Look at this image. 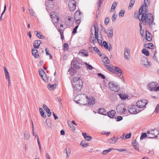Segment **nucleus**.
<instances>
[{
  "label": "nucleus",
  "instance_id": "1",
  "mask_svg": "<svg viewBox=\"0 0 159 159\" xmlns=\"http://www.w3.org/2000/svg\"><path fill=\"white\" fill-rule=\"evenodd\" d=\"M75 100H77L78 102L84 105H89L93 106L95 103V98L93 97L89 98L86 95L81 93L77 95L74 98Z\"/></svg>",
  "mask_w": 159,
  "mask_h": 159
},
{
  "label": "nucleus",
  "instance_id": "2",
  "mask_svg": "<svg viewBox=\"0 0 159 159\" xmlns=\"http://www.w3.org/2000/svg\"><path fill=\"white\" fill-rule=\"evenodd\" d=\"M93 28L94 30V36L93 37V43L94 45L95 43H97V41L99 45H102V34H99V29L98 27V25L97 22H95L93 25L92 26L91 28V31H92V29Z\"/></svg>",
  "mask_w": 159,
  "mask_h": 159
},
{
  "label": "nucleus",
  "instance_id": "3",
  "mask_svg": "<svg viewBox=\"0 0 159 159\" xmlns=\"http://www.w3.org/2000/svg\"><path fill=\"white\" fill-rule=\"evenodd\" d=\"M147 13L146 8L144 13L142 14L141 17V21L143 25L148 26L151 28L154 21L152 15L151 13L147 14Z\"/></svg>",
  "mask_w": 159,
  "mask_h": 159
},
{
  "label": "nucleus",
  "instance_id": "4",
  "mask_svg": "<svg viewBox=\"0 0 159 159\" xmlns=\"http://www.w3.org/2000/svg\"><path fill=\"white\" fill-rule=\"evenodd\" d=\"M72 84L74 89L76 91L81 90L82 88V81L79 77H75L73 79Z\"/></svg>",
  "mask_w": 159,
  "mask_h": 159
},
{
  "label": "nucleus",
  "instance_id": "5",
  "mask_svg": "<svg viewBox=\"0 0 159 159\" xmlns=\"http://www.w3.org/2000/svg\"><path fill=\"white\" fill-rule=\"evenodd\" d=\"M146 7H147V6L146 5L145 6L143 5V6H142L139 10V12L135 13L134 17L136 18H138L139 20L141 21V18H140V16H141V17L142 14L144 13Z\"/></svg>",
  "mask_w": 159,
  "mask_h": 159
},
{
  "label": "nucleus",
  "instance_id": "6",
  "mask_svg": "<svg viewBox=\"0 0 159 159\" xmlns=\"http://www.w3.org/2000/svg\"><path fill=\"white\" fill-rule=\"evenodd\" d=\"M108 85L109 89L112 91L118 92L120 90L119 86L117 83L114 82H110L108 84Z\"/></svg>",
  "mask_w": 159,
  "mask_h": 159
},
{
  "label": "nucleus",
  "instance_id": "7",
  "mask_svg": "<svg viewBox=\"0 0 159 159\" xmlns=\"http://www.w3.org/2000/svg\"><path fill=\"white\" fill-rule=\"evenodd\" d=\"M159 132L157 129H151L148 131L147 133L148 137L149 138H154L157 137V135L159 134Z\"/></svg>",
  "mask_w": 159,
  "mask_h": 159
},
{
  "label": "nucleus",
  "instance_id": "8",
  "mask_svg": "<svg viewBox=\"0 0 159 159\" xmlns=\"http://www.w3.org/2000/svg\"><path fill=\"white\" fill-rule=\"evenodd\" d=\"M141 64L143 66L146 68H149L152 65L151 63L145 57L141 58Z\"/></svg>",
  "mask_w": 159,
  "mask_h": 159
},
{
  "label": "nucleus",
  "instance_id": "9",
  "mask_svg": "<svg viewBox=\"0 0 159 159\" xmlns=\"http://www.w3.org/2000/svg\"><path fill=\"white\" fill-rule=\"evenodd\" d=\"M82 61L81 60L74 59L71 62L74 67L77 69L81 68L82 66Z\"/></svg>",
  "mask_w": 159,
  "mask_h": 159
},
{
  "label": "nucleus",
  "instance_id": "10",
  "mask_svg": "<svg viewBox=\"0 0 159 159\" xmlns=\"http://www.w3.org/2000/svg\"><path fill=\"white\" fill-rule=\"evenodd\" d=\"M69 8L70 10L73 11L76 7V3L75 0H69L68 3Z\"/></svg>",
  "mask_w": 159,
  "mask_h": 159
},
{
  "label": "nucleus",
  "instance_id": "11",
  "mask_svg": "<svg viewBox=\"0 0 159 159\" xmlns=\"http://www.w3.org/2000/svg\"><path fill=\"white\" fill-rule=\"evenodd\" d=\"M158 85L157 83L152 82L149 83L147 86V87L151 91L154 90L157 86Z\"/></svg>",
  "mask_w": 159,
  "mask_h": 159
},
{
  "label": "nucleus",
  "instance_id": "12",
  "mask_svg": "<svg viewBox=\"0 0 159 159\" xmlns=\"http://www.w3.org/2000/svg\"><path fill=\"white\" fill-rule=\"evenodd\" d=\"M147 101L145 100H142L138 101L137 103V106L139 108H141L145 107L147 104Z\"/></svg>",
  "mask_w": 159,
  "mask_h": 159
},
{
  "label": "nucleus",
  "instance_id": "13",
  "mask_svg": "<svg viewBox=\"0 0 159 159\" xmlns=\"http://www.w3.org/2000/svg\"><path fill=\"white\" fill-rule=\"evenodd\" d=\"M128 111L131 114H136L139 112L136 108V106L134 105H131L129 106Z\"/></svg>",
  "mask_w": 159,
  "mask_h": 159
},
{
  "label": "nucleus",
  "instance_id": "14",
  "mask_svg": "<svg viewBox=\"0 0 159 159\" xmlns=\"http://www.w3.org/2000/svg\"><path fill=\"white\" fill-rule=\"evenodd\" d=\"M130 51L127 48H125L124 51V56L125 59L127 60H129L130 58Z\"/></svg>",
  "mask_w": 159,
  "mask_h": 159
},
{
  "label": "nucleus",
  "instance_id": "15",
  "mask_svg": "<svg viewBox=\"0 0 159 159\" xmlns=\"http://www.w3.org/2000/svg\"><path fill=\"white\" fill-rule=\"evenodd\" d=\"M117 112L120 113L125 114L127 111V110L125 108H123L121 106L118 105L116 108Z\"/></svg>",
  "mask_w": 159,
  "mask_h": 159
},
{
  "label": "nucleus",
  "instance_id": "16",
  "mask_svg": "<svg viewBox=\"0 0 159 159\" xmlns=\"http://www.w3.org/2000/svg\"><path fill=\"white\" fill-rule=\"evenodd\" d=\"M79 54L82 56H88L89 55L88 51L84 49L80 50L79 52Z\"/></svg>",
  "mask_w": 159,
  "mask_h": 159
},
{
  "label": "nucleus",
  "instance_id": "17",
  "mask_svg": "<svg viewBox=\"0 0 159 159\" xmlns=\"http://www.w3.org/2000/svg\"><path fill=\"white\" fill-rule=\"evenodd\" d=\"M81 14V12L80 11H76L74 14L75 19H81L82 16Z\"/></svg>",
  "mask_w": 159,
  "mask_h": 159
},
{
  "label": "nucleus",
  "instance_id": "18",
  "mask_svg": "<svg viewBox=\"0 0 159 159\" xmlns=\"http://www.w3.org/2000/svg\"><path fill=\"white\" fill-rule=\"evenodd\" d=\"M42 42L40 40H36L34 43V46L35 49L39 48Z\"/></svg>",
  "mask_w": 159,
  "mask_h": 159
},
{
  "label": "nucleus",
  "instance_id": "19",
  "mask_svg": "<svg viewBox=\"0 0 159 159\" xmlns=\"http://www.w3.org/2000/svg\"><path fill=\"white\" fill-rule=\"evenodd\" d=\"M116 111L114 110H111L107 113V116L110 118H113L116 115Z\"/></svg>",
  "mask_w": 159,
  "mask_h": 159
},
{
  "label": "nucleus",
  "instance_id": "20",
  "mask_svg": "<svg viewBox=\"0 0 159 159\" xmlns=\"http://www.w3.org/2000/svg\"><path fill=\"white\" fill-rule=\"evenodd\" d=\"M118 138L117 137L114 136L113 137L109 139L108 140V142L110 143H115L118 140Z\"/></svg>",
  "mask_w": 159,
  "mask_h": 159
},
{
  "label": "nucleus",
  "instance_id": "21",
  "mask_svg": "<svg viewBox=\"0 0 159 159\" xmlns=\"http://www.w3.org/2000/svg\"><path fill=\"white\" fill-rule=\"evenodd\" d=\"M108 31L105 32L107 34L108 37L109 38L112 39L113 36V30L112 29H110L108 30Z\"/></svg>",
  "mask_w": 159,
  "mask_h": 159
},
{
  "label": "nucleus",
  "instance_id": "22",
  "mask_svg": "<svg viewBox=\"0 0 159 159\" xmlns=\"http://www.w3.org/2000/svg\"><path fill=\"white\" fill-rule=\"evenodd\" d=\"M43 107L48 114V116H50L51 114V112L49 109L45 104L43 105Z\"/></svg>",
  "mask_w": 159,
  "mask_h": 159
},
{
  "label": "nucleus",
  "instance_id": "23",
  "mask_svg": "<svg viewBox=\"0 0 159 159\" xmlns=\"http://www.w3.org/2000/svg\"><path fill=\"white\" fill-rule=\"evenodd\" d=\"M114 70H115L118 74V76H120V78L123 77V76L121 75L122 74V70L120 68L116 66L115 67Z\"/></svg>",
  "mask_w": 159,
  "mask_h": 159
},
{
  "label": "nucleus",
  "instance_id": "24",
  "mask_svg": "<svg viewBox=\"0 0 159 159\" xmlns=\"http://www.w3.org/2000/svg\"><path fill=\"white\" fill-rule=\"evenodd\" d=\"M98 111V114L104 115H107V113L106 112V111L104 108H99Z\"/></svg>",
  "mask_w": 159,
  "mask_h": 159
},
{
  "label": "nucleus",
  "instance_id": "25",
  "mask_svg": "<svg viewBox=\"0 0 159 159\" xmlns=\"http://www.w3.org/2000/svg\"><path fill=\"white\" fill-rule=\"evenodd\" d=\"M4 70L6 79L9 81V80H10L9 74L7 69L5 67H4Z\"/></svg>",
  "mask_w": 159,
  "mask_h": 159
},
{
  "label": "nucleus",
  "instance_id": "26",
  "mask_svg": "<svg viewBox=\"0 0 159 159\" xmlns=\"http://www.w3.org/2000/svg\"><path fill=\"white\" fill-rule=\"evenodd\" d=\"M34 33H37L36 36H37L40 39H44L45 38V37L43 35L42 33L40 32H38L37 31H35L34 32Z\"/></svg>",
  "mask_w": 159,
  "mask_h": 159
},
{
  "label": "nucleus",
  "instance_id": "27",
  "mask_svg": "<svg viewBox=\"0 0 159 159\" xmlns=\"http://www.w3.org/2000/svg\"><path fill=\"white\" fill-rule=\"evenodd\" d=\"M146 39L149 41H150L152 40V36H151L150 32L148 31L146 32Z\"/></svg>",
  "mask_w": 159,
  "mask_h": 159
},
{
  "label": "nucleus",
  "instance_id": "28",
  "mask_svg": "<svg viewBox=\"0 0 159 159\" xmlns=\"http://www.w3.org/2000/svg\"><path fill=\"white\" fill-rule=\"evenodd\" d=\"M82 135L84 137V138L87 140L90 141L91 140L92 138L90 136H88L86 135V133H83Z\"/></svg>",
  "mask_w": 159,
  "mask_h": 159
},
{
  "label": "nucleus",
  "instance_id": "29",
  "mask_svg": "<svg viewBox=\"0 0 159 159\" xmlns=\"http://www.w3.org/2000/svg\"><path fill=\"white\" fill-rule=\"evenodd\" d=\"M32 53L33 55L36 58H38L39 56L38 52L36 49L32 50Z\"/></svg>",
  "mask_w": 159,
  "mask_h": 159
},
{
  "label": "nucleus",
  "instance_id": "30",
  "mask_svg": "<svg viewBox=\"0 0 159 159\" xmlns=\"http://www.w3.org/2000/svg\"><path fill=\"white\" fill-rule=\"evenodd\" d=\"M30 137V136L29 133L27 131H25L24 134V139L27 140L29 139Z\"/></svg>",
  "mask_w": 159,
  "mask_h": 159
},
{
  "label": "nucleus",
  "instance_id": "31",
  "mask_svg": "<svg viewBox=\"0 0 159 159\" xmlns=\"http://www.w3.org/2000/svg\"><path fill=\"white\" fill-rule=\"evenodd\" d=\"M132 145L133 146L135 150H137L138 151H139L138 144L136 143V140H135V142L134 143H132Z\"/></svg>",
  "mask_w": 159,
  "mask_h": 159
},
{
  "label": "nucleus",
  "instance_id": "32",
  "mask_svg": "<svg viewBox=\"0 0 159 159\" xmlns=\"http://www.w3.org/2000/svg\"><path fill=\"white\" fill-rule=\"evenodd\" d=\"M68 71L69 72L70 75L71 76L74 75L76 72L75 70L72 68L69 69Z\"/></svg>",
  "mask_w": 159,
  "mask_h": 159
},
{
  "label": "nucleus",
  "instance_id": "33",
  "mask_svg": "<svg viewBox=\"0 0 159 159\" xmlns=\"http://www.w3.org/2000/svg\"><path fill=\"white\" fill-rule=\"evenodd\" d=\"M142 52L146 56L149 55V52L146 48H143L142 51Z\"/></svg>",
  "mask_w": 159,
  "mask_h": 159
},
{
  "label": "nucleus",
  "instance_id": "34",
  "mask_svg": "<svg viewBox=\"0 0 159 159\" xmlns=\"http://www.w3.org/2000/svg\"><path fill=\"white\" fill-rule=\"evenodd\" d=\"M102 61L105 63L109 64L110 63V61L107 57H104L103 58Z\"/></svg>",
  "mask_w": 159,
  "mask_h": 159
},
{
  "label": "nucleus",
  "instance_id": "35",
  "mask_svg": "<svg viewBox=\"0 0 159 159\" xmlns=\"http://www.w3.org/2000/svg\"><path fill=\"white\" fill-rule=\"evenodd\" d=\"M119 95L122 100H125L128 98L127 95L121 94V93L119 94Z\"/></svg>",
  "mask_w": 159,
  "mask_h": 159
},
{
  "label": "nucleus",
  "instance_id": "36",
  "mask_svg": "<svg viewBox=\"0 0 159 159\" xmlns=\"http://www.w3.org/2000/svg\"><path fill=\"white\" fill-rule=\"evenodd\" d=\"M39 72L41 77H43L46 74L44 71L41 69H39Z\"/></svg>",
  "mask_w": 159,
  "mask_h": 159
},
{
  "label": "nucleus",
  "instance_id": "37",
  "mask_svg": "<svg viewBox=\"0 0 159 159\" xmlns=\"http://www.w3.org/2000/svg\"><path fill=\"white\" fill-rule=\"evenodd\" d=\"M112 149H113L110 148L107 150H103L102 151V153L104 155H106L108 152L111 151Z\"/></svg>",
  "mask_w": 159,
  "mask_h": 159
},
{
  "label": "nucleus",
  "instance_id": "38",
  "mask_svg": "<svg viewBox=\"0 0 159 159\" xmlns=\"http://www.w3.org/2000/svg\"><path fill=\"white\" fill-rule=\"evenodd\" d=\"M135 1L131 0L129 2V6L128 7L129 9H130L133 7V6L134 3Z\"/></svg>",
  "mask_w": 159,
  "mask_h": 159
},
{
  "label": "nucleus",
  "instance_id": "39",
  "mask_svg": "<svg viewBox=\"0 0 159 159\" xmlns=\"http://www.w3.org/2000/svg\"><path fill=\"white\" fill-rule=\"evenodd\" d=\"M84 64L86 66L87 69L89 70H91L93 69V67L90 65L88 64L87 62H84Z\"/></svg>",
  "mask_w": 159,
  "mask_h": 159
},
{
  "label": "nucleus",
  "instance_id": "40",
  "mask_svg": "<svg viewBox=\"0 0 159 159\" xmlns=\"http://www.w3.org/2000/svg\"><path fill=\"white\" fill-rule=\"evenodd\" d=\"M66 153L67 154V157L66 158H68L69 156L70 155V149L67 148L66 149Z\"/></svg>",
  "mask_w": 159,
  "mask_h": 159
},
{
  "label": "nucleus",
  "instance_id": "41",
  "mask_svg": "<svg viewBox=\"0 0 159 159\" xmlns=\"http://www.w3.org/2000/svg\"><path fill=\"white\" fill-rule=\"evenodd\" d=\"M147 137H148V135L147 134L145 133H143L140 137V140H143Z\"/></svg>",
  "mask_w": 159,
  "mask_h": 159
},
{
  "label": "nucleus",
  "instance_id": "42",
  "mask_svg": "<svg viewBox=\"0 0 159 159\" xmlns=\"http://www.w3.org/2000/svg\"><path fill=\"white\" fill-rule=\"evenodd\" d=\"M63 49L64 51L67 50L68 49V44L66 43H64L63 45Z\"/></svg>",
  "mask_w": 159,
  "mask_h": 159
},
{
  "label": "nucleus",
  "instance_id": "43",
  "mask_svg": "<svg viewBox=\"0 0 159 159\" xmlns=\"http://www.w3.org/2000/svg\"><path fill=\"white\" fill-rule=\"evenodd\" d=\"M48 86L49 88H51V89H53L56 87V84H54L52 85L50 84H48Z\"/></svg>",
  "mask_w": 159,
  "mask_h": 159
},
{
  "label": "nucleus",
  "instance_id": "44",
  "mask_svg": "<svg viewBox=\"0 0 159 159\" xmlns=\"http://www.w3.org/2000/svg\"><path fill=\"white\" fill-rule=\"evenodd\" d=\"M117 3L116 2H115L113 3L111 8H112V9H113V10H114L115 9L117 6Z\"/></svg>",
  "mask_w": 159,
  "mask_h": 159
},
{
  "label": "nucleus",
  "instance_id": "45",
  "mask_svg": "<svg viewBox=\"0 0 159 159\" xmlns=\"http://www.w3.org/2000/svg\"><path fill=\"white\" fill-rule=\"evenodd\" d=\"M103 44L104 47L107 49H109V47L107 43L105 41H104L103 42Z\"/></svg>",
  "mask_w": 159,
  "mask_h": 159
},
{
  "label": "nucleus",
  "instance_id": "46",
  "mask_svg": "<svg viewBox=\"0 0 159 159\" xmlns=\"http://www.w3.org/2000/svg\"><path fill=\"white\" fill-rule=\"evenodd\" d=\"M125 12L124 11L121 10L119 13V16L120 17H122L124 14Z\"/></svg>",
  "mask_w": 159,
  "mask_h": 159
},
{
  "label": "nucleus",
  "instance_id": "47",
  "mask_svg": "<svg viewBox=\"0 0 159 159\" xmlns=\"http://www.w3.org/2000/svg\"><path fill=\"white\" fill-rule=\"evenodd\" d=\"M29 11L30 13L32 16H35V14L33 9H30L29 10Z\"/></svg>",
  "mask_w": 159,
  "mask_h": 159
},
{
  "label": "nucleus",
  "instance_id": "48",
  "mask_svg": "<svg viewBox=\"0 0 159 159\" xmlns=\"http://www.w3.org/2000/svg\"><path fill=\"white\" fill-rule=\"evenodd\" d=\"M79 25L76 26L75 28L74 29L72 32V34H75L77 33V30L79 27Z\"/></svg>",
  "mask_w": 159,
  "mask_h": 159
},
{
  "label": "nucleus",
  "instance_id": "49",
  "mask_svg": "<svg viewBox=\"0 0 159 159\" xmlns=\"http://www.w3.org/2000/svg\"><path fill=\"white\" fill-rule=\"evenodd\" d=\"M46 123L47 125H48L49 127H51V123L50 120L49 119H47Z\"/></svg>",
  "mask_w": 159,
  "mask_h": 159
},
{
  "label": "nucleus",
  "instance_id": "50",
  "mask_svg": "<svg viewBox=\"0 0 159 159\" xmlns=\"http://www.w3.org/2000/svg\"><path fill=\"white\" fill-rule=\"evenodd\" d=\"M117 17V16L116 15H115V14H114L111 18V19L112 21L113 22L115 21L116 20V18Z\"/></svg>",
  "mask_w": 159,
  "mask_h": 159
},
{
  "label": "nucleus",
  "instance_id": "51",
  "mask_svg": "<svg viewBox=\"0 0 159 159\" xmlns=\"http://www.w3.org/2000/svg\"><path fill=\"white\" fill-rule=\"evenodd\" d=\"M109 19L108 17H107L106 18L105 21H104V23L106 25H107L109 22Z\"/></svg>",
  "mask_w": 159,
  "mask_h": 159
},
{
  "label": "nucleus",
  "instance_id": "52",
  "mask_svg": "<svg viewBox=\"0 0 159 159\" xmlns=\"http://www.w3.org/2000/svg\"><path fill=\"white\" fill-rule=\"evenodd\" d=\"M115 118L116 119V121H117L121 120L123 119L122 117L120 116H117L116 117H115Z\"/></svg>",
  "mask_w": 159,
  "mask_h": 159
},
{
  "label": "nucleus",
  "instance_id": "53",
  "mask_svg": "<svg viewBox=\"0 0 159 159\" xmlns=\"http://www.w3.org/2000/svg\"><path fill=\"white\" fill-rule=\"evenodd\" d=\"M155 112L156 113L159 112V103L156 106L155 110Z\"/></svg>",
  "mask_w": 159,
  "mask_h": 159
},
{
  "label": "nucleus",
  "instance_id": "54",
  "mask_svg": "<svg viewBox=\"0 0 159 159\" xmlns=\"http://www.w3.org/2000/svg\"><path fill=\"white\" fill-rule=\"evenodd\" d=\"M148 47L147 48H148L152 49L154 47V45L152 43H149L147 45Z\"/></svg>",
  "mask_w": 159,
  "mask_h": 159
},
{
  "label": "nucleus",
  "instance_id": "55",
  "mask_svg": "<svg viewBox=\"0 0 159 159\" xmlns=\"http://www.w3.org/2000/svg\"><path fill=\"white\" fill-rule=\"evenodd\" d=\"M80 144H81L82 146L84 147H86L88 146V143H84V141H82Z\"/></svg>",
  "mask_w": 159,
  "mask_h": 159
},
{
  "label": "nucleus",
  "instance_id": "56",
  "mask_svg": "<svg viewBox=\"0 0 159 159\" xmlns=\"http://www.w3.org/2000/svg\"><path fill=\"white\" fill-rule=\"evenodd\" d=\"M98 76L100 77L102 79H105V76L101 73H98Z\"/></svg>",
  "mask_w": 159,
  "mask_h": 159
},
{
  "label": "nucleus",
  "instance_id": "57",
  "mask_svg": "<svg viewBox=\"0 0 159 159\" xmlns=\"http://www.w3.org/2000/svg\"><path fill=\"white\" fill-rule=\"evenodd\" d=\"M131 133H129L125 135V138L126 139H129L131 137Z\"/></svg>",
  "mask_w": 159,
  "mask_h": 159
},
{
  "label": "nucleus",
  "instance_id": "58",
  "mask_svg": "<svg viewBox=\"0 0 159 159\" xmlns=\"http://www.w3.org/2000/svg\"><path fill=\"white\" fill-rule=\"evenodd\" d=\"M45 50L46 52V54L47 55H49V56H50V57H51V59H52V56L51 55V54H49V51L48 50L47 48H46Z\"/></svg>",
  "mask_w": 159,
  "mask_h": 159
},
{
  "label": "nucleus",
  "instance_id": "59",
  "mask_svg": "<svg viewBox=\"0 0 159 159\" xmlns=\"http://www.w3.org/2000/svg\"><path fill=\"white\" fill-rule=\"evenodd\" d=\"M6 4H5L4 7V9L3 11L2 12V13L1 14V16L0 17V19H1V20H2L1 18H2V15L4 13V12L6 10Z\"/></svg>",
  "mask_w": 159,
  "mask_h": 159
},
{
  "label": "nucleus",
  "instance_id": "60",
  "mask_svg": "<svg viewBox=\"0 0 159 159\" xmlns=\"http://www.w3.org/2000/svg\"><path fill=\"white\" fill-rule=\"evenodd\" d=\"M150 0H144V5L147 6V4H149L150 2Z\"/></svg>",
  "mask_w": 159,
  "mask_h": 159
},
{
  "label": "nucleus",
  "instance_id": "61",
  "mask_svg": "<svg viewBox=\"0 0 159 159\" xmlns=\"http://www.w3.org/2000/svg\"><path fill=\"white\" fill-rule=\"evenodd\" d=\"M69 125L70 126V130L72 131H74L75 129L74 127V126L72 125Z\"/></svg>",
  "mask_w": 159,
  "mask_h": 159
},
{
  "label": "nucleus",
  "instance_id": "62",
  "mask_svg": "<svg viewBox=\"0 0 159 159\" xmlns=\"http://www.w3.org/2000/svg\"><path fill=\"white\" fill-rule=\"evenodd\" d=\"M115 150L120 152H123L126 151V150L124 149L120 148V149H116Z\"/></svg>",
  "mask_w": 159,
  "mask_h": 159
},
{
  "label": "nucleus",
  "instance_id": "63",
  "mask_svg": "<svg viewBox=\"0 0 159 159\" xmlns=\"http://www.w3.org/2000/svg\"><path fill=\"white\" fill-rule=\"evenodd\" d=\"M42 79L45 81L47 82L48 81V80L47 79V78L46 76V74L44 75V76L43 77H41Z\"/></svg>",
  "mask_w": 159,
  "mask_h": 159
},
{
  "label": "nucleus",
  "instance_id": "64",
  "mask_svg": "<svg viewBox=\"0 0 159 159\" xmlns=\"http://www.w3.org/2000/svg\"><path fill=\"white\" fill-rule=\"evenodd\" d=\"M40 113V114L41 116L44 118H46V116L45 115H44V112L43 111V112H41Z\"/></svg>",
  "mask_w": 159,
  "mask_h": 159
}]
</instances>
